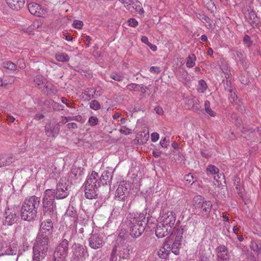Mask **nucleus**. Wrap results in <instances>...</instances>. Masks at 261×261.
<instances>
[{
	"instance_id": "f257e3e1",
	"label": "nucleus",
	"mask_w": 261,
	"mask_h": 261,
	"mask_svg": "<svg viewBox=\"0 0 261 261\" xmlns=\"http://www.w3.org/2000/svg\"><path fill=\"white\" fill-rule=\"evenodd\" d=\"M184 228L181 226L177 230V234L174 236H170L166 239L165 242L158 251V254L162 259L166 258L171 251L174 254H179V249L181 245Z\"/></svg>"
},
{
	"instance_id": "f03ea898",
	"label": "nucleus",
	"mask_w": 261,
	"mask_h": 261,
	"mask_svg": "<svg viewBox=\"0 0 261 261\" xmlns=\"http://www.w3.org/2000/svg\"><path fill=\"white\" fill-rule=\"evenodd\" d=\"M146 211L141 213H130L127 216V226L130 235L134 238L140 237L144 231L146 223Z\"/></svg>"
},
{
	"instance_id": "7ed1b4c3",
	"label": "nucleus",
	"mask_w": 261,
	"mask_h": 261,
	"mask_svg": "<svg viewBox=\"0 0 261 261\" xmlns=\"http://www.w3.org/2000/svg\"><path fill=\"white\" fill-rule=\"evenodd\" d=\"M40 204V198L33 196L25 199L21 208V217L22 220L34 221L37 216V210Z\"/></svg>"
},
{
	"instance_id": "20e7f679",
	"label": "nucleus",
	"mask_w": 261,
	"mask_h": 261,
	"mask_svg": "<svg viewBox=\"0 0 261 261\" xmlns=\"http://www.w3.org/2000/svg\"><path fill=\"white\" fill-rule=\"evenodd\" d=\"M55 197V192L53 190L48 189L45 191L42 201V215L43 216L51 218L57 215Z\"/></svg>"
},
{
	"instance_id": "39448f33",
	"label": "nucleus",
	"mask_w": 261,
	"mask_h": 261,
	"mask_svg": "<svg viewBox=\"0 0 261 261\" xmlns=\"http://www.w3.org/2000/svg\"><path fill=\"white\" fill-rule=\"evenodd\" d=\"M49 239L46 237L38 234L33 246V260L40 261L47 255Z\"/></svg>"
},
{
	"instance_id": "423d86ee",
	"label": "nucleus",
	"mask_w": 261,
	"mask_h": 261,
	"mask_svg": "<svg viewBox=\"0 0 261 261\" xmlns=\"http://www.w3.org/2000/svg\"><path fill=\"white\" fill-rule=\"evenodd\" d=\"M193 206L200 213L201 216L206 218L211 217L213 204L211 201L204 200L200 195H197L193 198Z\"/></svg>"
},
{
	"instance_id": "0eeeda50",
	"label": "nucleus",
	"mask_w": 261,
	"mask_h": 261,
	"mask_svg": "<svg viewBox=\"0 0 261 261\" xmlns=\"http://www.w3.org/2000/svg\"><path fill=\"white\" fill-rule=\"evenodd\" d=\"M215 252L216 255V261H229V254L228 248L224 245L218 246L215 249ZM211 256L204 254L201 255L200 261H212Z\"/></svg>"
},
{
	"instance_id": "6e6552de",
	"label": "nucleus",
	"mask_w": 261,
	"mask_h": 261,
	"mask_svg": "<svg viewBox=\"0 0 261 261\" xmlns=\"http://www.w3.org/2000/svg\"><path fill=\"white\" fill-rule=\"evenodd\" d=\"M68 241L64 239L56 248L53 261H65L68 253Z\"/></svg>"
},
{
	"instance_id": "1a4fd4ad",
	"label": "nucleus",
	"mask_w": 261,
	"mask_h": 261,
	"mask_svg": "<svg viewBox=\"0 0 261 261\" xmlns=\"http://www.w3.org/2000/svg\"><path fill=\"white\" fill-rule=\"evenodd\" d=\"M129 184L127 181H121L116 191V199L118 200L124 201L129 193Z\"/></svg>"
},
{
	"instance_id": "9d476101",
	"label": "nucleus",
	"mask_w": 261,
	"mask_h": 261,
	"mask_svg": "<svg viewBox=\"0 0 261 261\" xmlns=\"http://www.w3.org/2000/svg\"><path fill=\"white\" fill-rule=\"evenodd\" d=\"M19 211L17 208H8L4 214V222L11 225L16 222Z\"/></svg>"
},
{
	"instance_id": "9b49d317",
	"label": "nucleus",
	"mask_w": 261,
	"mask_h": 261,
	"mask_svg": "<svg viewBox=\"0 0 261 261\" xmlns=\"http://www.w3.org/2000/svg\"><path fill=\"white\" fill-rule=\"evenodd\" d=\"M88 241L89 246L94 249L101 248L105 243L103 236L97 233H92Z\"/></svg>"
},
{
	"instance_id": "f8f14e48",
	"label": "nucleus",
	"mask_w": 261,
	"mask_h": 261,
	"mask_svg": "<svg viewBox=\"0 0 261 261\" xmlns=\"http://www.w3.org/2000/svg\"><path fill=\"white\" fill-rule=\"evenodd\" d=\"M28 8L31 14L38 17H44L47 13L46 9L36 3H29Z\"/></svg>"
},
{
	"instance_id": "ddd939ff",
	"label": "nucleus",
	"mask_w": 261,
	"mask_h": 261,
	"mask_svg": "<svg viewBox=\"0 0 261 261\" xmlns=\"http://www.w3.org/2000/svg\"><path fill=\"white\" fill-rule=\"evenodd\" d=\"M53 231V223L50 219L43 221L40 225V231L38 234L41 236L46 237L49 239V236Z\"/></svg>"
},
{
	"instance_id": "4468645a",
	"label": "nucleus",
	"mask_w": 261,
	"mask_h": 261,
	"mask_svg": "<svg viewBox=\"0 0 261 261\" xmlns=\"http://www.w3.org/2000/svg\"><path fill=\"white\" fill-rule=\"evenodd\" d=\"M129 11L132 13L137 12L141 7V3L138 0H119Z\"/></svg>"
},
{
	"instance_id": "2eb2a0df",
	"label": "nucleus",
	"mask_w": 261,
	"mask_h": 261,
	"mask_svg": "<svg viewBox=\"0 0 261 261\" xmlns=\"http://www.w3.org/2000/svg\"><path fill=\"white\" fill-rule=\"evenodd\" d=\"M60 123H48L45 127V133L48 137H56L59 134Z\"/></svg>"
},
{
	"instance_id": "dca6fc26",
	"label": "nucleus",
	"mask_w": 261,
	"mask_h": 261,
	"mask_svg": "<svg viewBox=\"0 0 261 261\" xmlns=\"http://www.w3.org/2000/svg\"><path fill=\"white\" fill-rule=\"evenodd\" d=\"M162 223L173 228L176 220V215L173 211H168L162 216Z\"/></svg>"
},
{
	"instance_id": "f3484780",
	"label": "nucleus",
	"mask_w": 261,
	"mask_h": 261,
	"mask_svg": "<svg viewBox=\"0 0 261 261\" xmlns=\"http://www.w3.org/2000/svg\"><path fill=\"white\" fill-rule=\"evenodd\" d=\"M172 230V228L171 227H169L161 222L157 225L155 234L158 238H162L168 235Z\"/></svg>"
},
{
	"instance_id": "a211bd4d",
	"label": "nucleus",
	"mask_w": 261,
	"mask_h": 261,
	"mask_svg": "<svg viewBox=\"0 0 261 261\" xmlns=\"http://www.w3.org/2000/svg\"><path fill=\"white\" fill-rule=\"evenodd\" d=\"M69 194V190L67 187L60 182L57 186L56 193L55 196L58 199L66 198Z\"/></svg>"
},
{
	"instance_id": "6ab92c4d",
	"label": "nucleus",
	"mask_w": 261,
	"mask_h": 261,
	"mask_svg": "<svg viewBox=\"0 0 261 261\" xmlns=\"http://www.w3.org/2000/svg\"><path fill=\"white\" fill-rule=\"evenodd\" d=\"M100 184L98 173L93 171L91 174L88 176L85 185L92 186L93 187H98Z\"/></svg>"
},
{
	"instance_id": "aec40b11",
	"label": "nucleus",
	"mask_w": 261,
	"mask_h": 261,
	"mask_svg": "<svg viewBox=\"0 0 261 261\" xmlns=\"http://www.w3.org/2000/svg\"><path fill=\"white\" fill-rule=\"evenodd\" d=\"M40 90L43 94L48 95H55L57 92L54 86L47 80L44 84L40 87Z\"/></svg>"
},
{
	"instance_id": "412c9836",
	"label": "nucleus",
	"mask_w": 261,
	"mask_h": 261,
	"mask_svg": "<svg viewBox=\"0 0 261 261\" xmlns=\"http://www.w3.org/2000/svg\"><path fill=\"white\" fill-rule=\"evenodd\" d=\"M97 187H93L92 186L85 185V197L89 199L95 198L97 196Z\"/></svg>"
},
{
	"instance_id": "4be33fe9",
	"label": "nucleus",
	"mask_w": 261,
	"mask_h": 261,
	"mask_svg": "<svg viewBox=\"0 0 261 261\" xmlns=\"http://www.w3.org/2000/svg\"><path fill=\"white\" fill-rule=\"evenodd\" d=\"M132 251V249L128 245H123L119 247V255L123 259L128 258Z\"/></svg>"
},
{
	"instance_id": "5701e85b",
	"label": "nucleus",
	"mask_w": 261,
	"mask_h": 261,
	"mask_svg": "<svg viewBox=\"0 0 261 261\" xmlns=\"http://www.w3.org/2000/svg\"><path fill=\"white\" fill-rule=\"evenodd\" d=\"M6 2L11 9L16 11L21 9L24 4V0H6Z\"/></svg>"
},
{
	"instance_id": "b1692460",
	"label": "nucleus",
	"mask_w": 261,
	"mask_h": 261,
	"mask_svg": "<svg viewBox=\"0 0 261 261\" xmlns=\"http://www.w3.org/2000/svg\"><path fill=\"white\" fill-rule=\"evenodd\" d=\"M16 252V249L14 248H11L10 245L7 243H4L2 245V247L0 249V255H13L15 254Z\"/></svg>"
},
{
	"instance_id": "393cba45",
	"label": "nucleus",
	"mask_w": 261,
	"mask_h": 261,
	"mask_svg": "<svg viewBox=\"0 0 261 261\" xmlns=\"http://www.w3.org/2000/svg\"><path fill=\"white\" fill-rule=\"evenodd\" d=\"M82 175V171L80 168H73L68 174V180L71 183L79 179Z\"/></svg>"
},
{
	"instance_id": "a878e982",
	"label": "nucleus",
	"mask_w": 261,
	"mask_h": 261,
	"mask_svg": "<svg viewBox=\"0 0 261 261\" xmlns=\"http://www.w3.org/2000/svg\"><path fill=\"white\" fill-rule=\"evenodd\" d=\"M247 19L249 23L253 27H257L260 22L259 18L254 10H251L249 12Z\"/></svg>"
},
{
	"instance_id": "bb28decb",
	"label": "nucleus",
	"mask_w": 261,
	"mask_h": 261,
	"mask_svg": "<svg viewBox=\"0 0 261 261\" xmlns=\"http://www.w3.org/2000/svg\"><path fill=\"white\" fill-rule=\"evenodd\" d=\"M14 161L12 155L0 154V168L10 165Z\"/></svg>"
},
{
	"instance_id": "cd10ccee",
	"label": "nucleus",
	"mask_w": 261,
	"mask_h": 261,
	"mask_svg": "<svg viewBox=\"0 0 261 261\" xmlns=\"http://www.w3.org/2000/svg\"><path fill=\"white\" fill-rule=\"evenodd\" d=\"M112 179V173L108 171H103L101 175V177H99V182H100V184L103 185H107L108 183H109L111 181Z\"/></svg>"
},
{
	"instance_id": "c85d7f7f",
	"label": "nucleus",
	"mask_w": 261,
	"mask_h": 261,
	"mask_svg": "<svg viewBox=\"0 0 261 261\" xmlns=\"http://www.w3.org/2000/svg\"><path fill=\"white\" fill-rule=\"evenodd\" d=\"M84 250L85 249L83 246L79 244L75 245L73 255L77 259H80L84 255Z\"/></svg>"
},
{
	"instance_id": "c756f323",
	"label": "nucleus",
	"mask_w": 261,
	"mask_h": 261,
	"mask_svg": "<svg viewBox=\"0 0 261 261\" xmlns=\"http://www.w3.org/2000/svg\"><path fill=\"white\" fill-rule=\"evenodd\" d=\"M55 58L57 61L61 62H66L69 60L68 55L65 53L57 52L55 54Z\"/></svg>"
},
{
	"instance_id": "7c9ffc66",
	"label": "nucleus",
	"mask_w": 261,
	"mask_h": 261,
	"mask_svg": "<svg viewBox=\"0 0 261 261\" xmlns=\"http://www.w3.org/2000/svg\"><path fill=\"white\" fill-rule=\"evenodd\" d=\"M250 249L253 251L257 256H261V244L258 245L254 241H252L250 245Z\"/></svg>"
},
{
	"instance_id": "2f4dec72",
	"label": "nucleus",
	"mask_w": 261,
	"mask_h": 261,
	"mask_svg": "<svg viewBox=\"0 0 261 261\" xmlns=\"http://www.w3.org/2000/svg\"><path fill=\"white\" fill-rule=\"evenodd\" d=\"M196 58L194 54L189 55L186 61V66L192 68L195 65Z\"/></svg>"
},
{
	"instance_id": "473e14b6",
	"label": "nucleus",
	"mask_w": 261,
	"mask_h": 261,
	"mask_svg": "<svg viewBox=\"0 0 261 261\" xmlns=\"http://www.w3.org/2000/svg\"><path fill=\"white\" fill-rule=\"evenodd\" d=\"M47 81V80L44 78L43 76H37L34 80V84L40 89V87H42L44 83Z\"/></svg>"
},
{
	"instance_id": "72a5a7b5",
	"label": "nucleus",
	"mask_w": 261,
	"mask_h": 261,
	"mask_svg": "<svg viewBox=\"0 0 261 261\" xmlns=\"http://www.w3.org/2000/svg\"><path fill=\"white\" fill-rule=\"evenodd\" d=\"M196 16L197 18L201 20L203 22H205L208 23L210 25H211L212 20L204 13H203V12L196 13Z\"/></svg>"
},
{
	"instance_id": "f704fd0d",
	"label": "nucleus",
	"mask_w": 261,
	"mask_h": 261,
	"mask_svg": "<svg viewBox=\"0 0 261 261\" xmlns=\"http://www.w3.org/2000/svg\"><path fill=\"white\" fill-rule=\"evenodd\" d=\"M207 86L206 82L203 80H200L198 82L197 86V91L200 93H203L206 90Z\"/></svg>"
},
{
	"instance_id": "c9c22d12",
	"label": "nucleus",
	"mask_w": 261,
	"mask_h": 261,
	"mask_svg": "<svg viewBox=\"0 0 261 261\" xmlns=\"http://www.w3.org/2000/svg\"><path fill=\"white\" fill-rule=\"evenodd\" d=\"M83 93L86 96V98L89 100L94 98L95 90L93 88H88L84 90Z\"/></svg>"
},
{
	"instance_id": "e433bc0d",
	"label": "nucleus",
	"mask_w": 261,
	"mask_h": 261,
	"mask_svg": "<svg viewBox=\"0 0 261 261\" xmlns=\"http://www.w3.org/2000/svg\"><path fill=\"white\" fill-rule=\"evenodd\" d=\"M206 173L207 175H216L217 173H219V169L213 165H210L207 166L206 169Z\"/></svg>"
},
{
	"instance_id": "4c0bfd02",
	"label": "nucleus",
	"mask_w": 261,
	"mask_h": 261,
	"mask_svg": "<svg viewBox=\"0 0 261 261\" xmlns=\"http://www.w3.org/2000/svg\"><path fill=\"white\" fill-rule=\"evenodd\" d=\"M184 180L186 184L192 185L197 181L196 177L192 174L189 173L184 177Z\"/></svg>"
},
{
	"instance_id": "58836bf2",
	"label": "nucleus",
	"mask_w": 261,
	"mask_h": 261,
	"mask_svg": "<svg viewBox=\"0 0 261 261\" xmlns=\"http://www.w3.org/2000/svg\"><path fill=\"white\" fill-rule=\"evenodd\" d=\"M176 75L178 80H185L188 76V72L184 69H179L177 71Z\"/></svg>"
},
{
	"instance_id": "ea45409f",
	"label": "nucleus",
	"mask_w": 261,
	"mask_h": 261,
	"mask_svg": "<svg viewBox=\"0 0 261 261\" xmlns=\"http://www.w3.org/2000/svg\"><path fill=\"white\" fill-rule=\"evenodd\" d=\"M2 66L4 68L10 70H15L16 69V65L11 61H5L3 62Z\"/></svg>"
},
{
	"instance_id": "a19ab883",
	"label": "nucleus",
	"mask_w": 261,
	"mask_h": 261,
	"mask_svg": "<svg viewBox=\"0 0 261 261\" xmlns=\"http://www.w3.org/2000/svg\"><path fill=\"white\" fill-rule=\"evenodd\" d=\"M228 90L229 92V94L228 95V98H229V101L232 103L236 102L238 97L236 94L235 91L231 88H229L228 89Z\"/></svg>"
},
{
	"instance_id": "79ce46f5",
	"label": "nucleus",
	"mask_w": 261,
	"mask_h": 261,
	"mask_svg": "<svg viewBox=\"0 0 261 261\" xmlns=\"http://www.w3.org/2000/svg\"><path fill=\"white\" fill-rule=\"evenodd\" d=\"M143 87L137 84H130L127 86V89L129 91H142Z\"/></svg>"
},
{
	"instance_id": "37998d69",
	"label": "nucleus",
	"mask_w": 261,
	"mask_h": 261,
	"mask_svg": "<svg viewBox=\"0 0 261 261\" xmlns=\"http://www.w3.org/2000/svg\"><path fill=\"white\" fill-rule=\"evenodd\" d=\"M204 108L205 112L211 116H215V113L211 109L210 102L208 100H205L204 101Z\"/></svg>"
},
{
	"instance_id": "c03bdc74",
	"label": "nucleus",
	"mask_w": 261,
	"mask_h": 261,
	"mask_svg": "<svg viewBox=\"0 0 261 261\" xmlns=\"http://www.w3.org/2000/svg\"><path fill=\"white\" fill-rule=\"evenodd\" d=\"M110 77L118 82L122 81L124 79V77L122 74L116 72L112 73L110 74Z\"/></svg>"
},
{
	"instance_id": "a18cd8bd",
	"label": "nucleus",
	"mask_w": 261,
	"mask_h": 261,
	"mask_svg": "<svg viewBox=\"0 0 261 261\" xmlns=\"http://www.w3.org/2000/svg\"><path fill=\"white\" fill-rule=\"evenodd\" d=\"M90 108L94 110H98L100 109V104L98 101L92 100L90 103Z\"/></svg>"
},
{
	"instance_id": "49530a36",
	"label": "nucleus",
	"mask_w": 261,
	"mask_h": 261,
	"mask_svg": "<svg viewBox=\"0 0 261 261\" xmlns=\"http://www.w3.org/2000/svg\"><path fill=\"white\" fill-rule=\"evenodd\" d=\"M98 119L96 117L91 116L89 118L88 123L90 126H93L98 124Z\"/></svg>"
},
{
	"instance_id": "de8ad7c7",
	"label": "nucleus",
	"mask_w": 261,
	"mask_h": 261,
	"mask_svg": "<svg viewBox=\"0 0 261 261\" xmlns=\"http://www.w3.org/2000/svg\"><path fill=\"white\" fill-rule=\"evenodd\" d=\"M243 41L248 47H250L252 44V41L250 37L248 35H245L243 38Z\"/></svg>"
},
{
	"instance_id": "09e8293b",
	"label": "nucleus",
	"mask_w": 261,
	"mask_h": 261,
	"mask_svg": "<svg viewBox=\"0 0 261 261\" xmlns=\"http://www.w3.org/2000/svg\"><path fill=\"white\" fill-rule=\"evenodd\" d=\"M214 178L217 181H221V180L225 179V176L223 173H220L219 172V173H217L214 175Z\"/></svg>"
},
{
	"instance_id": "8fccbe9b",
	"label": "nucleus",
	"mask_w": 261,
	"mask_h": 261,
	"mask_svg": "<svg viewBox=\"0 0 261 261\" xmlns=\"http://www.w3.org/2000/svg\"><path fill=\"white\" fill-rule=\"evenodd\" d=\"M72 25L74 28L77 29H81L83 27V23L82 21L80 20H74Z\"/></svg>"
},
{
	"instance_id": "3c124183",
	"label": "nucleus",
	"mask_w": 261,
	"mask_h": 261,
	"mask_svg": "<svg viewBox=\"0 0 261 261\" xmlns=\"http://www.w3.org/2000/svg\"><path fill=\"white\" fill-rule=\"evenodd\" d=\"M127 22L129 26L134 28L138 24L137 20L135 18H130L128 20Z\"/></svg>"
},
{
	"instance_id": "603ef678",
	"label": "nucleus",
	"mask_w": 261,
	"mask_h": 261,
	"mask_svg": "<svg viewBox=\"0 0 261 261\" xmlns=\"http://www.w3.org/2000/svg\"><path fill=\"white\" fill-rule=\"evenodd\" d=\"M169 141V138H167L166 137H165L164 139H161V140L160 141V144L162 146V147H166L168 145Z\"/></svg>"
},
{
	"instance_id": "864d4df0",
	"label": "nucleus",
	"mask_w": 261,
	"mask_h": 261,
	"mask_svg": "<svg viewBox=\"0 0 261 261\" xmlns=\"http://www.w3.org/2000/svg\"><path fill=\"white\" fill-rule=\"evenodd\" d=\"M82 119V117L81 116H70L67 117V121H70L72 120H75L76 121H80Z\"/></svg>"
},
{
	"instance_id": "5fc2aeb1",
	"label": "nucleus",
	"mask_w": 261,
	"mask_h": 261,
	"mask_svg": "<svg viewBox=\"0 0 261 261\" xmlns=\"http://www.w3.org/2000/svg\"><path fill=\"white\" fill-rule=\"evenodd\" d=\"M237 56L236 60H239L240 61L242 62L243 60V54L241 50H237L236 51Z\"/></svg>"
},
{
	"instance_id": "6e6d98bb",
	"label": "nucleus",
	"mask_w": 261,
	"mask_h": 261,
	"mask_svg": "<svg viewBox=\"0 0 261 261\" xmlns=\"http://www.w3.org/2000/svg\"><path fill=\"white\" fill-rule=\"evenodd\" d=\"M149 71L154 73H159L161 71L160 67L156 66H151L149 69Z\"/></svg>"
},
{
	"instance_id": "4d7b16f0",
	"label": "nucleus",
	"mask_w": 261,
	"mask_h": 261,
	"mask_svg": "<svg viewBox=\"0 0 261 261\" xmlns=\"http://www.w3.org/2000/svg\"><path fill=\"white\" fill-rule=\"evenodd\" d=\"M222 72L225 74V77L227 79L229 77L230 71L228 67H224L222 68Z\"/></svg>"
},
{
	"instance_id": "13d9d810",
	"label": "nucleus",
	"mask_w": 261,
	"mask_h": 261,
	"mask_svg": "<svg viewBox=\"0 0 261 261\" xmlns=\"http://www.w3.org/2000/svg\"><path fill=\"white\" fill-rule=\"evenodd\" d=\"M159 139V135L157 133H153L151 135V139L153 142H156Z\"/></svg>"
},
{
	"instance_id": "bf43d9fd",
	"label": "nucleus",
	"mask_w": 261,
	"mask_h": 261,
	"mask_svg": "<svg viewBox=\"0 0 261 261\" xmlns=\"http://www.w3.org/2000/svg\"><path fill=\"white\" fill-rule=\"evenodd\" d=\"M141 141L142 143H145L146 142V141L148 140L149 138V133H144V136H143V135L141 134Z\"/></svg>"
},
{
	"instance_id": "052dcab7",
	"label": "nucleus",
	"mask_w": 261,
	"mask_h": 261,
	"mask_svg": "<svg viewBox=\"0 0 261 261\" xmlns=\"http://www.w3.org/2000/svg\"><path fill=\"white\" fill-rule=\"evenodd\" d=\"M120 132L125 135H129L130 134L129 130L125 126H122L120 129Z\"/></svg>"
},
{
	"instance_id": "680f3d73",
	"label": "nucleus",
	"mask_w": 261,
	"mask_h": 261,
	"mask_svg": "<svg viewBox=\"0 0 261 261\" xmlns=\"http://www.w3.org/2000/svg\"><path fill=\"white\" fill-rule=\"evenodd\" d=\"M116 249L114 248L113 249L111 254V259L112 261L117 260V256L116 255Z\"/></svg>"
},
{
	"instance_id": "e2e57ef3",
	"label": "nucleus",
	"mask_w": 261,
	"mask_h": 261,
	"mask_svg": "<svg viewBox=\"0 0 261 261\" xmlns=\"http://www.w3.org/2000/svg\"><path fill=\"white\" fill-rule=\"evenodd\" d=\"M154 110L155 113L160 115H162L164 113L163 109L161 107H159V106L155 107Z\"/></svg>"
},
{
	"instance_id": "0e129e2a",
	"label": "nucleus",
	"mask_w": 261,
	"mask_h": 261,
	"mask_svg": "<svg viewBox=\"0 0 261 261\" xmlns=\"http://www.w3.org/2000/svg\"><path fill=\"white\" fill-rule=\"evenodd\" d=\"M68 129H75L77 128V124L74 122L69 123L67 124Z\"/></svg>"
},
{
	"instance_id": "69168bd1",
	"label": "nucleus",
	"mask_w": 261,
	"mask_h": 261,
	"mask_svg": "<svg viewBox=\"0 0 261 261\" xmlns=\"http://www.w3.org/2000/svg\"><path fill=\"white\" fill-rule=\"evenodd\" d=\"M141 41L146 45H148L150 43L148 41V38L146 36H142L141 38Z\"/></svg>"
},
{
	"instance_id": "338daca9",
	"label": "nucleus",
	"mask_w": 261,
	"mask_h": 261,
	"mask_svg": "<svg viewBox=\"0 0 261 261\" xmlns=\"http://www.w3.org/2000/svg\"><path fill=\"white\" fill-rule=\"evenodd\" d=\"M147 45L152 50L154 51L157 50V47L155 45L152 44L151 43H149Z\"/></svg>"
},
{
	"instance_id": "774afa93",
	"label": "nucleus",
	"mask_w": 261,
	"mask_h": 261,
	"mask_svg": "<svg viewBox=\"0 0 261 261\" xmlns=\"http://www.w3.org/2000/svg\"><path fill=\"white\" fill-rule=\"evenodd\" d=\"M15 120V118L11 115H8L7 117V120L11 122H13Z\"/></svg>"
}]
</instances>
